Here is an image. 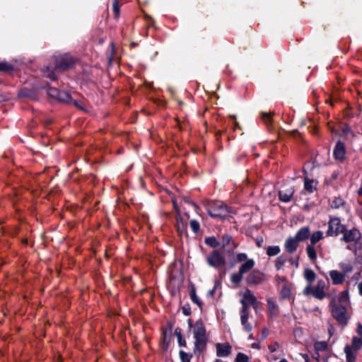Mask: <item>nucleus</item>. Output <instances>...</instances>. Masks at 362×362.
Listing matches in <instances>:
<instances>
[{"label": "nucleus", "instance_id": "obj_58", "mask_svg": "<svg viewBox=\"0 0 362 362\" xmlns=\"http://www.w3.org/2000/svg\"><path fill=\"white\" fill-rule=\"evenodd\" d=\"M214 362H225L221 359H216Z\"/></svg>", "mask_w": 362, "mask_h": 362}, {"label": "nucleus", "instance_id": "obj_22", "mask_svg": "<svg viewBox=\"0 0 362 362\" xmlns=\"http://www.w3.org/2000/svg\"><path fill=\"white\" fill-rule=\"evenodd\" d=\"M304 277L308 281L309 286L305 289V293H308L310 288V284L315 281V273L310 269H306L304 271Z\"/></svg>", "mask_w": 362, "mask_h": 362}, {"label": "nucleus", "instance_id": "obj_31", "mask_svg": "<svg viewBox=\"0 0 362 362\" xmlns=\"http://www.w3.org/2000/svg\"><path fill=\"white\" fill-rule=\"evenodd\" d=\"M280 247L277 245L269 246L267 247V254L269 256H274L278 255L280 252Z\"/></svg>", "mask_w": 362, "mask_h": 362}, {"label": "nucleus", "instance_id": "obj_48", "mask_svg": "<svg viewBox=\"0 0 362 362\" xmlns=\"http://www.w3.org/2000/svg\"><path fill=\"white\" fill-rule=\"evenodd\" d=\"M276 280H277L279 284H282V285H283L284 283L286 282L284 277L277 276Z\"/></svg>", "mask_w": 362, "mask_h": 362}, {"label": "nucleus", "instance_id": "obj_16", "mask_svg": "<svg viewBox=\"0 0 362 362\" xmlns=\"http://www.w3.org/2000/svg\"><path fill=\"white\" fill-rule=\"evenodd\" d=\"M329 276L332 280V283L334 285L342 284L345 281V274H343L338 270H331L329 272Z\"/></svg>", "mask_w": 362, "mask_h": 362}, {"label": "nucleus", "instance_id": "obj_29", "mask_svg": "<svg viewBox=\"0 0 362 362\" xmlns=\"http://www.w3.org/2000/svg\"><path fill=\"white\" fill-rule=\"evenodd\" d=\"M287 261V258L284 255L278 257L276 259L275 266L277 270H280Z\"/></svg>", "mask_w": 362, "mask_h": 362}, {"label": "nucleus", "instance_id": "obj_60", "mask_svg": "<svg viewBox=\"0 0 362 362\" xmlns=\"http://www.w3.org/2000/svg\"><path fill=\"white\" fill-rule=\"evenodd\" d=\"M230 117L233 118V119H235V116L233 115V116H230Z\"/></svg>", "mask_w": 362, "mask_h": 362}, {"label": "nucleus", "instance_id": "obj_52", "mask_svg": "<svg viewBox=\"0 0 362 362\" xmlns=\"http://www.w3.org/2000/svg\"><path fill=\"white\" fill-rule=\"evenodd\" d=\"M178 340H179V343L180 345H185V341L182 339V337L180 335L179 337H178Z\"/></svg>", "mask_w": 362, "mask_h": 362}, {"label": "nucleus", "instance_id": "obj_6", "mask_svg": "<svg viewBox=\"0 0 362 362\" xmlns=\"http://www.w3.org/2000/svg\"><path fill=\"white\" fill-rule=\"evenodd\" d=\"M241 295L243 298L240 300L242 305L240 311H249L250 305L253 306L255 310L257 309L258 304L257 299L250 289L247 288Z\"/></svg>", "mask_w": 362, "mask_h": 362}, {"label": "nucleus", "instance_id": "obj_13", "mask_svg": "<svg viewBox=\"0 0 362 362\" xmlns=\"http://www.w3.org/2000/svg\"><path fill=\"white\" fill-rule=\"evenodd\" d=\"M291 284L288 282H286L281 286L279 289L280 300H289L292 298L293 295L291 293Z\"/></svg>", "mask_w": 362, "mask_h": 362}, {"label": "nucleus", "instance_id": "obj_1", "mask_svg": "<svg viewBox=\"0 0 362 362\" xmlns=\"http://www.w3.org/2000/svg\"><path fill=\"white\" fill-rule=\"evenodd\" d=\"M189 325L192 329L194 341V351L202 352L206 346L207 337L205 326L202 321L198 320L193 325L189 320Z\"/></svg>", "mask_w": 362, "mask_h": 362}, {"label": "nucleus", "instance_id": "obj_5", "mask_svg": "<svg viewBox=\"0 0 362 362\" xmlns=\"http://www.w3.org/2000/svg\"><path fill=\"white\" fill-rule=\"evenodd\" d=\"M346 226L341 224V221L337 217H331L328 221V229L326 231L327 236L337 237L342 233Z\"/></svg>", "mask_w": 362, "mask_h": 362}, {"label": "nucleus", "instance_id": "obj_30", "mask_svg": "<svg viewBox=\"0 0 362 362\" xmlns=\"http://www.w3.org/2000/svg\"><path fill=\"white\" fill-rule=\"evenodd\" d=\"M345 204V202L341 197H336L331 204L332 208L339 209Z\"/></svg>", "mask_w": 362, "mask_h": 362}, {"label": "nucleus", "instance_id": "obj_33", "mask_svg": "<svg viewBox=\"0 0 362 362\" xmlns=\"http://www.w3.org/2000/svg\"><path fill=\"white\" fill-rule=\"evenodd\" d=\"M205 243L206 245H208L212 247H216L219 245L218 242L216 240V239L214 237H210V238H206Z\"/></svg>", "mask_w": 362, "mask_h": 362}, {"label": "nucleus", "instance_id": "obj_36", "mask_svg": "<svg viewBox=\"0 0 362 362\" xmlns=\"http://www.w3.org/2000/svg\"><path fill=\"white\" fill-rule=\"evenodd\" d=\"M248 357L245 354L238 353L236 356L235 362H248Z\"/></svg>", "mask_w": 362, "mask_h": 362}, {"label": "nucleus", "instance_id": "obj_42", "mask_svg": "<svg viewBox=\"0 0 362 362\" xmlns=\"http://www.w3.org/2000/svg\"><path fill=\"white\" fill-rule=\"evenodd\" d=\"M262 118L266 123H268L271 122L272 115L270 113L264 112L262 115Z\"/></svg>", "mask_w": 362, "mask_h": 362}, {"label": "nucleus", "instance_id": "obj_2", "mask_svg": "<svg viewBox=\"0 0 362 362\" xmlns=\"http://www.w3.org/2000/svg\"><path fill=\"white\" fill-rule=\"evenodd\" d=\"M332 315L341 325L344 326L347 324L350 317L348 313V307L339 305L337 303V299L333 298L329 303Z\"/></svg>", "mask_w": 362, "mask_h": 362}, {"label": "nucleus", "instance_id": "obj_49", "mask_svg": "<svg viewBox=\"0 0 362 362\" xmlns=\"http://www.w3.org/2000/svg\"><path fill=\"white\" fill-rule=\"evenodd\" d=\"M262 334L263 338H264V339L267 338V335H268V330L267 329H263Z\"/></svg>", "mask_w": 362, "mask_h": 362}, {"label": "nucleus", "instance_id": "obj_7", "mask_svg": "<svg viewBox=\"0 0 362 362\" xmlns=\"http://www.w3.org/2000/svg\"><path fill=\"white\" fill-rule=\"evenodd\" d=\"M206 262L211 267L221 268L225 266L226 259L223 255L216 250H213L206 256Z\"/></svg>", "mask_w": 362, "mask_h": 362}, {"label": "nucleus", "instance_id": "obj_25", "mask_svg": "<svg viewBox=\"0 0 362 362\" xmlns=\"http://www.w3.org/2000/svg\"><path fill=\"white\" fill-rule=\"evenodd\" d=\"M323 238V233L320 230L314 232L310 235V244L312 245H315L317 242Z\"/></svg>", "mask_w": 362, "mask_h": 362}, {"label": "nucleus", "instance_id": "obj_11", "mask_svg": "<svg viewBox=\"0 0 362 362\" xmlns=\"http://www.w3.org/2000/svg\"><path fill=\"white\" fill-rule=\"evenodd\" d=\"M216 356L218 357H227L232 351V346L229 343H218L216 344Z\"/></svg>", "mask_w": 362, "mask_h": 362}, {"label": "nucleus", "instance_id": "obj_18", "mask_svg": "<svg viewBox=\"0 0 362 362\" xmlns=\"http://www.w3.org/2000/svg\"><path fill=\"white\" fill-rule=\"evenodd\" d=\"M299 242L294 237L288 238L284 244L286 250L289 253H293L298 247Z\"/></svg>", "mask_w": 362, "mask_h": 362}, {"label": "nucleus", "instance_id": "obj_8", "mask_svg": "<svg viewBox=\"0 0 362 362\" xmlns=\"http://www.w3.org/2000/svg\"><path fill=\"white\" fill-rule=\"evenodd\" d=\"M341 240L346 243L356 244L361 238V233L357 228L347 229L345 228L342 232Z\"/></svg>", "mask_w": 362, "mask_h": 362}, {"label": "nucleus", "instance_id": "obj_17", "mask_svg": "<svg viewBox=\"0 0 362 362\" xmlns=\"http://www.w3.org/2000/svg\"><path fill=\"white\" fill-rule=\"evenodd\" d=\"M249 311H240V322L243 327V329L246 332H251L252 325L248 322Z\"/></svg>", "mask_w": 362, "mask_h": 362}, {"label": "nucleus", "instance_id": "obj_9", "mask_svg": "<svg viewBox=\"0 0 362 362\" xmlns=\"http://www.w3.org/2000/svg\"><path fill=\"white\" fill-rule=\"evenodd\" d=\"M264 280V274L257 270H253L246 278V282L249 285H257L262 283Z\"/></svg>", "mask_w": 362, "mask_h": 362}, {"label": "nucleus", "instance_id": "obj_15", "mask_svg": "<svg viewBox=\"0 0 362 362\" xmlns=\"http://www.w3.org/2000/svg\"><path fill=\"white\" fill-rule=\"evenodd\" d=\"M268 313L270 317H276L279 315V308L276 301L272 298L267 300Z\"/></svg>", "mask_w": 362, "mask_h": 362}, {"label": "nucleus", "instance_id": "obj_23", "mask_svg": "<svg viewBox=\"0 0 362 362\" xmlns=\"http://www.w3.org/2000/svg\"><path fill=\"white\" fill-rule=\"evenodd\" d=\"M344 353L347 362H355L356 357V351H355L349 345L344 347Z\"/></svg>", "mask_w": 362, "mask_h": 362}, {"label": "nucleus", "instance_id": "obj_46", "mask_svg": "<svg viewBox=\"0 0 362 362\" xmlns=\"http://www.w3.org/2000/svg\"><path fill=\"white\" fill-rule=\"evenodd\" d=\"M289 262L296 268L298 267V261L297 259L291 258L289 259Z\"/></svg>", "mask_w": 362, "mask_h": 362}, {"label": "nucleus", "instance_id": "obj_10", "mask_svg": "<svg viewBox=\"0 0 362 362\" xmlns=\"http://www.w3.org/2000/svg\"><path fill=\"white\" fill-rule=\"evenodd\" d=\"M325 286V282L323 280H319L317 286L311 289L313 296L318 300L324 299L326 297Z\"/></svg>", "mask_w": 362, "mask_h": 362}, {"label": "nucleus", "instance_id": "obj_61", "mask_svg": "<svg viewBox=\"0 0 362 362\" xmlns=\"http://www.w3.org/2000/svg\"><path fill=\"white\" fill-rule=\"evenodd\" d=\"M184 313L185 315H188V313H187V310H185Z\"/></svg>", "mask_w": 362, "mask_h": 362}, {"label": "nucleus", "instance_id": "obj_39", "mask_svg": "<svg viewBox=\"0 0 362 362\" xmlns=\"http://www.w3.org/2000/svg\"><path fill=\"white\" fill-rule=\"evenodd\" d=\"M190 226H191L192 230L194 233H197L199 230L200 226H199V222L196 220H192L190 221Z\"/></svg>", "mask_w": 362, "mask_h": 362}, {"label": "nucleus", "instance_id": "obj_40", "mask_svg": "<svg viewBox=\"0 0 362 362\" xmlns=\"http://www.w3.org/2000/svg\"><path fill=\"white\" fill-rule=\"evenodd\" d=\"M12 69V66L6 62H0V71H7Z\"/></svg>", "mask_w": 362, "mask_h": 362}, {"label": "nucleus", "instance_id": "obj_12", "mask_svg": "<svg viewBox=\"0 0 362 362\" xmlns=\"http://www.w3.org/2000/svg\"><path fill=\"white\" fill-rule=\"evenodd\" d=\"M294 193L292 186H284L279 192V199L284 202H288L291 200Z\"/></svg>", "mask_w": 362, "mask_h": 362}, {"label": "nucleus", "instance_id": "obj_47", "mask_svg": "<svg viewBox=\"0 0 362 362\" xmlns=\"http://www.w3.org/2000/svg\"><path fill=\"white\" fill-rule=\"evenodd\" d=\"M356 332L362 337V325L358 324L356 329Z\"/></svg>", "mask_w": 362, "mask_h": 362}, {"label": "nucleus", "instance_id": "obj_3", "mask_svg": "<svg viewBox=\"0 0 362 362\" xmlns=\"http://www.w3.org/2000/svg\"><path fill=\"white\" fill-rule=\"evenodd\" d=\"M207 211L213 218H225L230 213V209L220 201L213 202L208 204Z\"/></svg>", "mask_w": 362, "mask_h": 362}, {"label": "nucleus", "instance_id": "obj_56", "mask_svg": "<svg viewBox=\"0 0 362 362\" xmlns=\"http://www.w3.org/2000/svg\"><path fill=\"white\" fill-rule=\"evenodd\" d=\"M252 346L253 348H259V346H258V344H253L252 345Z\"/></svg>", "mask_w": 362, "mask_h": 362}, {"label": "nucleus", "instance_id": "obj_21", "mask_svg": "<svg viewBox=\"0 0 362 362\" xmlns=\"http://www.w3.org/2000/svg\"><path fill=\"white\" fill-rule=\"evenodd\" d=\"M337 299V303L339 305L349 306V296L348 290L343 291L340 292L337 296L335 298Z\"/></svg>", "mask_w": 362, "mask_h": 362}, {"label": "nucleus", "instance_id": "obj_44", "mask_svg": "<svg viewBox=\"0 0 362 362\" xmlns=\"http://www.w3.org/2000/svg\"><path fill=\"white\" fill-rule=\"evenodd\" d=\"M180 354L182 362H189V356L188 354L185 353L183 351H180Z\"/></svg>", "mask_w": 362, "mask_h": 362}, {"label": "nucleus", "instance_id": "obj_54", "mask_svg": "<svg viewBox=\"0 0 362 362\" xmlns=\"http://www.w3.org/2000/svg\"><path fill=\"white\" fill-rule=\"evenodd\" d=\"M215 289H216V286H214L213 289L209 290V292H208V294L211 296H214Z\"/></svg>", "mask_w": 362, "mask_h": 362}, {"label": "nucleus", "instance_id": "obj_4", "mask_svg": "<svg viewBox=\"0 0 362 362\" xmlns=\"http://www.w3.org/2000/svg\"><path fill=\"white\" fill-rule=\"evenodd\" d=\"M255 261L252 259H250L243 262L239 267L238 272L231 275V282L236 284H240L243 279V275L250 272L255 267Z\"/></svg>", "mask_w": 362, "mask_h": 362}, {"label": "nucleus", "instance_id": "obj_37", "mask_svg": "<svg viewBox=\"0 0 362 362\" xmlns=\"http://www.w3.org/2000/svg\"><path fill=\"white\" fill-rule=\"evenodd\" d=\"M119 1L120 0H114L112 4L113 11L115 13V17L117 18L119 15Z\"/></svg>", "mask_w": 362, "mask_h": 362}, {"label": "nucleus", "instance_id": "obj_43", "mask_svg": "<svg viewBox=\"0 0 362 362\" xmlns=\"http://www.w3.org/2000/svg\"><path fill=\"white\" fill-rule=\"evenodd\" d=\"M279 346V345L277 342H274L268 346V349L271 353H274L278 349Z\"/></svg>", "mask_w": 362, "mask_h": 362}, {"label": "nucleus", "instance_id": "obj_50", "mask_svg": "<svg viewBox=\"0 0 362 362\" xmlns=\"http://www.w3.org/2000/svg\"><path fill=\"white\" fill-rule=\"evenodd\" d=\"M359 294L362 296V282L358 284Z\"/></svg>", "mask_w": 362, "mask_h": 362}, {"label": "nucleus", "instance_id": "obj_35", "mask_svg": "<svg viewBox=\"0 0 362 362\" xmlns=\"http://www.w3.org/2000/svg\"><path fill=\"white\" fill-rule=\"evenodd\" d=\"M46 69L47 70L44 71V76L50 78L52 81L56 80L57 77L54 72L49 67H47Z\"/></svg>", "mask_w": 362, "mask_h": 362}, {"label": "nucleus", "instance_id": "obj_14", "mask_svg": "<svg viewBox=\"0 0 362 362\" xmlns=\"http://www.w3.org/2000/svg\"><path fill=\"white\" fill-rule=\"evenodd\" d=\"M49 93L54 97H57L59 100L64 103H70L72 102L71 96L67 92L59 91L57 89H50Z\"/></svg>", "mask_w": 362, "mask_h": 362}, {"label": "nucleus", "instance_id": "obj_55", "mask_svg": "<svg viewBox=\"0 0 362 362\" xmlns=\"http://www.w3.org/2000/svg\"><path fill=\"white\" fill-rule=\"evenodd\" d=\"M313 312L317 313L319 314L321 313V311H320V308L318 307H316V308H313Z\"/></svg>", "mask_w": 362, "mask_h": 362}, {"label": "nucleus", "instance_id": "obj_45", "mask_svg": "<svg viewBox=\"0 0 362 362\" xmlns=\"http://www.w3.org/2000/svg\"><path fill=\"white\" fill-rule=\"evenodd\" d=\"M231 240V237L226 235L223 236V246L225 247L226 245H228Z\"/></svg>", "mask_w": 362, "mask_h": 362}, {"label": "nucleus", "instance_id": "obj_28", "mask_svg": "<svg viewBox=\"0 0 362 362\" xmlns=\"http://www.w3.org/2000/svg\"><path fill=\"white\" fill-rule=\"evenodd\" d=\"M304 188L310 193L313 192L315 189V183L314 180L305 178L304 182Z\"/></svg>", "mask_w": 362, "mask_h": 362}, {"label": "nucleus", "instance_id": "obj_53", "mask_svg": "<svg viewBox=\"0 0 362 362\" xmlns=\"http://www.w3.org/2000/svg\"><path fill=\"white\" fill-rule=\"evenodd\" d=\"M344 132L346 134V136H348L347 133L346 132H351V129L349 127H346L344 129Z\"/></svg>", "mask_w": 362, "mask_h": 362}, {"label": "nucleus", "instance_id": "obj_51", "mask_svg": "<svg viewBox=\"0 0 362 362\" xmlns=\"http://www.w3.org/2000/svg\"><path fill=\"white\" fill-rule=\"evenodd\" d=\"M73 103L74 104L75 106L78 107V108L80 109H82V107L81 106V105L79 104V103L76 100H72Z\"/></svg>", "mask_w": 362, "mask_h": 362}, {"label": "nucleus", "instance_id": "obj_41", "mask_svg": "<svg viewBox=\"0 0 362 362\" xmlns=\"http://www.w3.org/2000/svg\"><path fill=\"white\" fill-rule=\"evenodd\" d=\"M190 297H191V299L196 304H197L199 306L201 305V301L199 300V298L197 297V296L196 295V292H195V290L193 289L191 293H190Z\"/></svg>", "mask_w": 362, "mask_h": 362}, {"label": "nucleus", "instance_id": "obj_24", "mask_svg": "<svg viewBox=\"0 0 362 362\" xmlns=\"http://www.w3.org/2000/svg\"><path fill=\"white\" fill-rule=\"evenodd\" d=\"M73 62L71 59L69 58H63L62 61L57 63L55 66V69H59L61 71H64L71 66Z\"/></svg>", "mask_w": 362, "mask_h": 362}, {"label": "nucleus", "instance_id": "obj_57", "mask_svg": "<svg viewBox=\"0 0 362 362\" xmlns=\"http://www.w3.org/2000/svg\"><path fill=\"white\" fill-rule=\"evenodd\" d=\"M279 362H288L286 358L281 359Z\"/></svg>", "mask_w": 362, "mask_h": 362}, {"label": "nucleus", "instance_id": "obj_59", "mask_svg": "<svg viewBox=\"0 0 362 362\" xmlns=\"http://www.w3.org/2000/svg\"><path fill=\"white\" fill-rule=\"evenodd\" d=\"M359 215H360V217H361V219H362V209L360 211V214H359Z\"/></svg>", "mask_w": 362, "mask_h": 362}, {"label": "nucleus", "instance_id": "obj_38", "mask_svg": "<svg viewBox=\"0 0 362 362\" xmlns=\"http://www.w3.org/2000/svg\"><path fill=\"white\" fill-rule=\"evenodd\" d=\"M249 259L247 258V255L245 253H238L236 255V262H245Z\"/></svg>", "mask_w": 362, "mask_h": 362}, {"label": "nucleus", "instance_id": "obj_32", "mask_svg": "<svg viewBox=\"0 0 362 362\" xmlns=\"http://www.w3.org/2000/svg\"><path fill=\"white\" fill-rule=\"evenodd\" d=\"M339 268L342 270L343 274H345V275L349 272H351L353 270V267L351 264L341 262L339 264Z\"/></svg>", "mask_w": 362, "mask_h": 362}, {"label": "nucleus", "instance_id": "obj_26", "mask_svg": "<svg viewBox=\"0 0 362 362\" xmlns=\"http://www.w3.org/2000/svg\"><path fill=\"white\" fill-rule=\"evenodd\" d=\"M306 253L308 257V258L311 261H315L317 259V252L314 247V245H308L306 247Z\"/></svg>", "mask_w": 362, "mask_h": 362}, {"label": "nucleus", "instance_id": "obj_34", "mask_svg": "<svg viewBox=\"0 0 362 362\" xmlns=\"http://www.w3.org/2000/svg\"><path fill=\"white\" fill-rule=\"evenodd\" d=\"M315 349L319 351H325L327 349V344L325 341H317L315 344Z\"/></svg>", "mask_w": 362, "mask_h": 362}, {"label": "nucleus", "instance_id": "obj_20", "mask_svg": "<svg viewBox=\"0 0 362 362\" xmlns=\"http://www.w3.org/2000/svg\"><path fill=\"white\" fill-rule=\"evenodd\" d=\"M310 235V228L308 226H304L300 228L294 236L298 242L305 241Z\"/></svg>", "mask_w": 362, "mask_h": 362}, {"label": "nucleus", "instance_id": "obj_27", "mask_svg": "<svg viewBox=\"0 0 362 362\" xmlns=\"http://www.w3.org/2000/svg\"><path fill=\"white\" fill-rule=\"evenodd\" d=\"M355 351H358L362 347V337H354L351 345L350 346Z\"/></svg>", "mask_w": 362, "mask_h": 362}, {"label": "nucleus", "instance_id": "obj_19", "mask_svg": "<svg viewBox=\"0 0 362 362\" xmlns=\"http://www.w3.org/2000/svg\"><path fill=\"white\" fill-rule=\"evenodd\" d=\"M345 146L344 144L341 142H337L333 151L335 159L342 160L345 156Z\"/></svg>", "mask_w": 362, "mask_h": 362}]
</instances>
